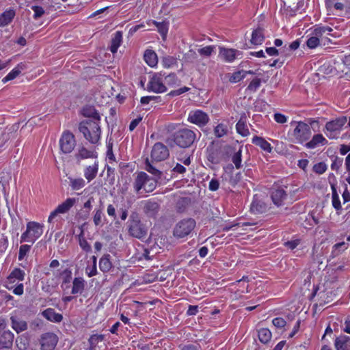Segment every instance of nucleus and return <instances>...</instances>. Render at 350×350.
<instances>
[{
  "mask_svg": "<svg viewBox=\"0 0 350 350\" xmlns=\"http://www.w3.org/2000/svg\"><path fill=\"white\" fill-rule=\"evenodd\" d=\"M147 90L154 93H163L167 91V87L161 73H155L150 78L147 85Z\"/></svg>",
  "mask_w": 350,
  "mask_h": 350,
  "instance_id": "9",
  "label": "nucleus"
},
{
  "mask_svg": "<svg viewBox=\"0 0 350 350\" xmlns=\"http://www.w3.org/2000/svg\"><path fill=\"white\" fill-rule=\"evenodd\" d=\"M287 55H288V53H286L285 55V56H284V57L282 56V57L275 59L273 62V63H271L270 64V66H271V67H276V66H278L279 68L281 67L284 64V62H286Z\"/></svg>",
  "mask_w": 350,
  "mask_h": 350,
  "instance_id": "60",
  "label": "nucleus"
},
{
  "mask_svg": "<svg viewBox=\"0 0 350 350\" xmlns=\"http://www.w3.org/2000/svg\"><path fill=\"white\" fill-rule=\"evenodd\" d=\"M104 339V336L102 335V334H94V335H92L90 339H89V342L90 343V345L91 346H94V347H96V345L99 342H101L103 341Z\"/></svg>",
  "mask_w": 350,
  "mask_h": 350,
  "instance_id": "59",
  "label": "nucleus"
},
{
  "mask_svg": "<svg viewBox=\"0 0 350 350\" xmlns=\"http://www.w3.org/2000/svg\"><path fill=\"white\" fill-rule=\"evenodd\" d=\"M122 41V33L120 31H116L111 41V45L109 47L110 51L112 53H116L118 49L120 46Z\"/></svg>",
  "mask_w": 350,
  "mask_h": 350,
  "instance_id": "27",
  "label": "nucleus"
},
{
  "mask_svg": "<svg viewBox=\"0 0 350 350\" xmlns=\"http://www.w3.org/2000/svg\"><path fill=\"white\" fill-rule=\"evenodd\" d=\"M31 246L29 245H22L20 247L18 252V260H23L27 254L29 252Z\"/></svg>",
  "mask_w": 350,
  "mask_h": 350,
  "instance_id": "58",
  "label": "nucleus"
},
{
  "mask_svg": "<svg viewBox=\"0 0 350 350\" xmlns=\"http://www.w3.org/2000/svg\"><path fill=\"white\" fill-rule=\"evenodd\" d=\"M335 347L336 350H350V337L343 335L336 338Z\"/></svg>",
  "mask_w": 350,
  "mask_h": 350,
  "instance_id": "23",
  "label": "nucleus"
},
{
  "mask_svg": "<svg viewBox=\"0 0 350 350\" xmlns=\"http://www.w3.org/2000/svg\"><path fill=\"white\" fill-rule=\"evenodd\" d=\"M332 29L328 26L327 27H316L313 31V35L318 37L319 40L323 38L324 36L331 35L330 32L332 31Z\"/></svg>",
  "mask_w": 350,
  "mask_h": 350,
  "instance_id": "41",
  "label": "nucleus"
},
{
  "mask_svg": "<svg viewBox=\"0 0 350 350\" xmlns=\"http://www.w3.org/2000/svg\"><path fill=\"white\" fill-rule=\"evenodd\" d=\"M44 226L36 221L27 224V229L21 237V243L31 242L33 243L43 233Z\"/></svg>",
  "mask_w": 350,
  "mask_h": 350,
  "instance_id": "4",
  "label": "nucleus"
},
{
  "mask_svg": "<svg viewBox=\"0 0 350 350\" xmlns=\"http://www.w3.org/2000/svg\"><path fill=\"white\" fill-rule=\"evenodd\" d=\"M83 115L90 118L88 120H100L99 113L91 106H87L83 109Z\"/></svg>",
  "mask_w": 350,
  "mask_h": 350,
  "instance_id": "34",
  "label": "nucleus"
},
{
  "mask_svg": "<svg viewBox=\"0 0 350 350\" xmlns=\"http://www.w3.org/2000/svg\"><path fill=\"white\" fill-rule=\"evenodd\" d=\"M6 323L4 319H0V348H9L12 345L14 334L5 329Z\"/></svg>",
  "mask_w": 350,
  "mask_h": 350,
  "instance_id": "11",
  "label": "nucleus"
},
{
  "mask_svg": "<svg viewBox=\"0 0 350 350\" xmlns=\"http://www.w3.org/2000/svg\"><path fill=\"white\" fill-rule=\"evenodd\" d=\"M232 161L234 164L237 169H239L241 167V150L235 152L232 157Z\"/></svg>",
  "mask_w": 350,
  "mask_h": 350,
  "instance_id": "53",
  "label": "nucleus"
},
{
  "mask_svg": "<svg viewBox=\"0 0 350 350\" xmlns=\"http://www.w3.org/2000/svg\"><path fill=\"white\" fill-rule=\"evenodd\" d=\"M252 143L260 146L263 150L267 152H271L272 150L271 144L261 137L254 136L252 139Z\"/></svg>",
  "mask_w": 350,
  "mask_h": 350,
  "instance_id": "36",
  "label": "nucleus"
},
{
  "mask_svg": "<svg viewBox=\"0 0 350 350\" xmlns=\"http://www.w3.org/2000/svg\"><path fill=\"white\" fill-rule=\"evenodd\" d=\"M188 121L200 127L205 126L208 122L209 117L206 113L198 109L190 111Z\"/></svg>",
  "mask_w": 350,
  "mask_h": 350,
  "instance_id": "16",
  "label": "nucleus"
},
{
  "mask_svg": "<svg viewBox=\"0 0 350 350\" xmlns=\"http://www.w3.org/2000/svg\"><path fill=\"white\" fill-rule=\"evenodd\" d=\"M26 68L25 65L23 63L18 64L8 75L2 79V82L5 83L6 82L13 80L16 78L23 70Z\"/></svg>",
  "mask_w": 350,
  "mask_h": 350,
  "instance_id": "25",
  "label": "nucleus"
},
{
  "mask_svg": "<svg viewBox=\"0 0 350 350\" xmlns=\"http://www.w3.org/2000/svg\"><path fill=\"white\" fill-rule=\"evenodd\" d=\"M94 202V198L91 196L90 197L86 202H84L83 204V211L81 213H79V215L83 219H86L90 215V212L92 207V203Z\"/></svg>",
  "mask_w": 350,
  "mask_h": 350,
  "instance_id": "39",
  "label": "nucleus"
},
{
  "mask_svg": "<svg viewBox=\"0 0 350 350\" xmlns=\"http://www.w3.org/2000/svg\"><path fill=\"white\" fill-rule=\"evenodd\" d=\"M15 16V11L13 9H9L5 11L0 16V26L5 27L10 24Z\"/></svg>",
  "mask_w": 350,
  "mask_h": 350,
  "instance_id": "28",
  "label": "nucleus"
},
{
  "mask_svg": "<svg viewBox=\"0 0 350 350\" xmlns=\"http://www.w3.org/2000/svg\"><path fill=\"white\" fill-rule=\"evenodd\" d=\"M347 121V117L341 116L335 120L327 122L325 124V130L328 132L326 135L330 138H335V132L339 131Z\"/></svg>",
  "mask_w": 350,
  "mask_h": 350,
  "instance_id": "12",
  "label": "nucleus"
},
{
  "mask_svg": "<svg viewBox=\"0 0 350 350\" xmlns=\"http://www.w3.org/2000/svg\"><path fill=\"white\" fill-rule=\"evenodd\" d=\"M219 182L216 178H213L209 182L208 189L211 191H217L219 189Z\"/></svg>",
  "mask_w": 350,
  "mask_h": 350,
  "instance_id": "64",
  "label": "nucleus"
},
{
  "mask_svg": "<svg viewBox=\"0 0 350 350\" xmlns=\"http://www.w3.org/2000/svg\"><path fill=\"white\" fill-rule=\"evenodd\" d=\"M215 49L214 46H206L202 49H198V53L200 55L204 57H210L213 53Z\"/></svg>",
  "mask_w": 350,
  "mask_h": 350,
  "instance_id": "52",
  "label": "nucleus"
},
{
  "mask_svg": "<svg viewBox=\"0 0 350 350\" xmlns=\"http://www.w3.org/2000/svg\"><path fill=\"white\" fill-rule=\"evenodd\" d=\"M236 129L239 134L242 135L243 137H246L249 135L250 131L246 125V120L245 116H241L240 120L236 124Z\"/></svg>",
  "mask_w": 350,
  "mask_h": 350,
  "instance_id": "35",
  "label": "nucleus"
},
{
  "mask_svg": "<svg viewBox=\"0 0 350 350\" xmlns=\"http://www.w3.org/2000/svg\"><path fill=\"white\" fill-rule=\"evenodd\" d=\"M319 38L313 35L307 40L306 44L310 49H314L319 44Z\"/></svg>",
  "mask_w": 350,
  "mask_h": 350,
  "instance_id": "56",
  "label": "nucleus"
},
{
  "mask_svg": "<svg viewBox=\"0 0 350 350\" xmlns=\"http://www.w3.org/2000/svg\"><path fill=\"white\" fill-rule=\"evenodd\" d=\"M110 255L107 254H104L99 260V268L103 272H108L112 267V264L110 261Z\"/></svg>",
  "mask_w": 350,
  "mask_h": 350,
  "instance_id": "38",
  "label": "nucleus"
},
{
  "mask_svg": "<svg viewBox=\"0 0 350 350\" xmlns=\"http://www.w3.org/2000/svg\"><path fill=\"white\" fill-rule=\"evenodd\" d=\"M287 193L282 187H273L271 191V198L273 203L278 207L283 206L287 198Z\"/></svg>",
  "mask_w": 350,
  "mask_h": 350,
  "instance_id": "17",
  "label": "nucleus"
},
{
  "mask_svg": "<svg viewBox=\"0 0 350 350\" xmlns=\"http://www.w3.org/2000/svg\"><path fill=\"white\" fill-rule=\"evenodd\" d=\"M76 146L75 135L70 131H64L59 139L60 150L64 154L71 153Z\"/></svg>",
  "mask_w": 350,
  "mask_h": 350,
  "instance_id": "7",
  "label": "nucleus"
},
{
  "mask_svg": "<svg viewBox=\"0 0 350 350\" xmlns=\"http://www.w3.org/2000/svg\"><path fill=\"white\" fill-rule=\"evenodd\" d=\"M326 170L327 165L323 162L318 163L313 166V171L318 174H323Z\"/></svg>",
  "mask_w": 350,
  "mask_h": 350,
  "instance_id": "55",
  "label": "nucleus"
},
{
  "mask_svg": "<svg viewBox=\"0 0 350 350\" xmlns=\"http://www.w3.org/2000/svg\"><path fill=\"white\" fill-rule=\"evenodd\" d=\"M293 135L297 142L303 143L310 137L311 129L308 124L299 122L294 129Z\"/></svg>",
  "mask_w": 350,
  "mask_h": 350,
  "instance_id": "8",
  "label": "nucleus"
},
{
  "mask_svg": "<svg viewBox=\"0 0 350 350\" xmlns=\"http://www.w3.org/2000/svg\"><path fill=\"white\" fill-rule=\"evenodd\" d=\"M146 63L150 67L155 66L158 63V58L156 53L152 50H146L144 55Z\"/></svg>",
  "mask_w": 350,
  "mask_h": 350,
  "instance_id": "32",
  "label": "nucleus"
},
{
  "mask_svg": "<svg viewBox=\"0 0 350 350\" xmlns=\"http://www.w3.org/2000/svg\"><path fill=\"white\" fill-rule=\"evenodd\" d=\"M103 212L101 209H97L93 217L94 223L96 226H98L102 222Z\"/></svg>",
  "mask_w": 350,
  "mask_h": 350,
  "instance_id": "62",
  "label": "nucleus"
},
{
  "mask_svg": "<svg viewBox=\"0 0 350 350\" xmlns=\"http://www.w3.org/2000/svg\"><path fill=\"white\" fill-rule=\"evenodd\" d=\"M245 77L244 70H239L234 72L230 77L229 81L231 83H237Z\"/></svg>",
  "mask_w": 350,
  "mask_h": 350,
  "instance_id": "50",
  "label": "nucleus"
},
{
  "mask_svg": "<svg viewBox=\"0 0 350 350\" xmlns=\"http://www.w3.org/2000/svg\"><path fill=\"white\" fill-rule=\"evenodd\" d=\"M258 338L262 343H267L271 338V332L269 329L262 328L258 330Z\"/></svg>",
  "mask_w": 350,
  "mask_h": 350,
  "instance_id": "44",
  "label": "nucleus"
},
{
  "mask_svg": "<svg viewBox=\"0 0 350 350\" xmlns=\"http://www.w3.org/2000/svg\"><path fill=\"white\" fill-rule=\"evenodd\" d=\"M77 200L75 198H67L64 202L57 206V207L51 213L48 221L51 222L52 220L58 214H64L68 213L70 208L76 204Z\"/></svg>",
  "mask_w": 350,
  "mask_h": 350,
  "instance_id": "15",
  "label": "nucleus"
},
{
  "mask_svg": "<svg viewBox=\"0 0 350 350\" xmlns=\"http://www.w3.org/2000/svg\"><path fill=\"white\" fill-rule=\"evenodd\" d=\"M332 189V204L333 207L337 211L342 209V206L339 198V195L337 191L336 186L335 184H331Z\"/></svg>",
  "mask_w": 350,
  "mask_h": 350,
  "instance_id": "31",
  "label": "nucleus"
},
{
  "mask_svg": "<svg viewBox=\"0 0 350 350\" xmlns=\"http://www.w3.org/2000/svg\"><path fill=\"white\" fill-rule=\"evenodd\" d=\"M70 180L69 185L72 190H79L85 187V181L82 178H68Z\"/></svg>",
  "mask_w": 350,
  "mask_h": 350,
  "instance_id": "40",
  "label": "nucleus"
},
{
  "mask_svg": "<svg viewBox=\"0 0 350 350\" xmlns=\"http://www.w3.org/2000/svg\"><path fill=\"white\" fill-rule=\"evenodd\" d=\"M150 157L152 161H162L169 157V150L163 144L157 142L152 147Z\"/></svg>",
  "mask_w": 350,
  "mask_h": 350,
  "instance_id": "14",
  "label": "nucleus"
},
{
  "mask_svg": "<svg viewBox=\"0 0 350 350\" xmlns=\"http://www.w3.org/2000/svg\"><path fill=\"white\" fill-rule=\"evenodd\" d=\"M153 23L156 25L157 27L158 31L161 33L163 38L164 39L168 31V25L167 23L165 22H157L154 21Z\"/></svg>",
  "mask_w": 350,
  "mask_h": 350,
  "instance_id": "47",
  "label": "nucleus"
},
{
  "mask_svg": "<svg viewBox=\"0 0 350 350\" xmlns=\"http://www.w3.org/2000/svg\"><path fill=\"white\" fill-rule=\"evenodd\" d=\"M74 158L77 163H80L84 159H95L98 158V152L94 147L87 148L84 144H79Z\"/></svg>",
  "mask_w": 350,
  "mask_h": 350,
  "instance_id": "6",
  "label": "nucleus"
},
{
  "mask_svg": "<svg viewBox=\"0 0 350 350\" xmlns=\"http://www.w3.org/2000/svg\"><path fill=\"white\" fill-rule=\"evenodd\" d=\"M85 281L81 277L75 278L72 281L71 293L81 294L85 288Z\"/></svg>",
  "mask_w": 350,
  "mask_h": 350,
  "instance_id": "24",
  "label": "nucleus"
},
{
  "mask_svg": "<svg viewBox=\"0 0 350 350\" xmlns=\"http://www.w3.org/2000/svg\"><path fill=\"white\" fill-rule=\"evenodd\" d=\"M196 139V133L189 129H181L177 131L174 135L175 144L180 148L190 147Z\"/></svg>",
  "mask_w": 350,
  "mask_h": 350,
  "instance_id": "2",
  "label": "nucleus"
},
{
  "mask_svg": "<svg viewBox=\"0 0 350 350\" xmlns=\"http://www.w3.org/2000/svg\"><path fill=\"white\" fill-rule=\"evenodd\" d=\"M219 154V152L217 150H211L207 156L208 160L212 163L217 164L221 160Z\"/></svg>",
  "mask_w": 350,
  "mask_h": 350,
  "instance_id": "48",
  "label": "nucleus"
},
{
  "mask_svg": "<svg viewBox=\"0 0 350 350\" xmlns=\"http://www.w3.org/2000/svg\"><path fill=\"white\" fill-rule=\"evenodd\" d=\"M241 52L233 49L220 48L219 56L227 62H233L239 55Z\"/></svg>",
  "mask_w": 350,
  "mask_h": 350,
  "instance_id": "20",
  "label": "nucleus"
},
{
  "mask_svg": "<svg viewBox=\"0 0 350 350\" xmlns=\"http://www.w3.org/2000/svg\"><path fill=\"white\" fill-rule=\"evenodd\" d=\"M261 83V79L259 78L254 79L249 85L247 86V90L252 92H256L257 89L260 87Z\"/></svg>",
  "mask_w": 350,
  "mask_h": 350,
  "instance_id": "57",
  "label": "nucleus"
},
{
  "mask_svg": "<svg viewBox=\"0 0 350 350\" xmlns=\"http://www.w3.org/2000/svg\"><path fill=\"white\" fill-rule=\"evenodd\" d=\"M31 9L34 12L33 18L38 19L41 17L44 14V9L40 6L33 5L31 7Z\"/></svg>",
  "mask_w": 350,
  "mask_h": 350,
  "instance_id": "61",
  "label": "nucleus"
},
{
  "mask_svg": "<svg viewBox=\"0 0 350 350\" xmlns=\"http://www.w3.org/2000/svg\"><path fill=\"white\" fill-rule=\"evenodd\" d=\"M250 209L252 213L258 215L267 213L269 206L261 195L256 194L253 197Z\"/></svg>",
  "mask_w": 350,
  "mask_h": 350,
  "instance_id": "10",
  "label": "nucleus"
},
{
  "mask_svg": "<svg viewBox=\"0 0 350 350\" xmlns=\"http://www.w3.org/2000/svg\"><path fill=\"white\" fill-rule=\"evenodd\" d=\"M161 64L165 68H170L178 64L176 57L170 55H165L162 57Z\"/></svg>",
  "mask_w": 350,
  "mask_h": 350,
  "instance_id": "42",
  "label": "nucleus"
},
{
  "mask_svg": "<svg viewBox=\"0 0 350 350\" xmlns=\"http://www.w3.org/2000/svg\"><path fill=\"white\" fill-rule=\"evenodd\" d=\"M196 221L192 218L183 219L178 221L173 230V234L177 238H184L193 230Z\"/></svg>",
  "mask_w": 350,
  "mask_h": 350,
  "instance_id": "5",
  "label": "nucleus"
},
{
  "mask_svg": "<svg viewBox=\"0 0 350 350\" xmlns=\"http://www.w3.org/2000/svg\"><path fill=\"white\" fill-rule=\"evenodd\" d=\"M99 124L98 120H83L79 124V131L92 144H97L100 140L101 131Z\"/></svg>",
  "mask_w": 350,
  "mask_h": 350,
  "instance_id": "1",
  "label": "nucleus"
},
{
  "mask_svg": "<svg viewBox=\"0 0 350 350\" xmlns=\"http://www.w3.org/2000/svg\"><path fill=\"white\" fill-rule=\"evenodd\" d=\"M98 171V162L95 161L92 165L87 166L84 169V176L85 179L90 182L94 179Z\"/></svg>",
  "mask_w": 350,
  "mask_h": 350,
  "instance_id": "22",
  "label": "nucleus"
},
{
  "mask_svg": "<svg viewBox=\"0 0 350 350\" xmlns=\"http://www.w3.org/2000/svg\"><path fill=\"white\" fill-rule=\"evenodd\" d=\"M145 169L149 173L153 174L156 178H160L162 172L157 170L149 161L148 158H146L145 161Z\"/></svg>",
  "mask_w": 350,
  "mask_h": 350,
  "instance_id": "43",
  "label": "nucleus"
},
{
  "mask_svg": "<svg viewBox=\"0 0 350 350\" xmlns=\"http://www.w3.org/2000/svg\"><path fill=\"white\" fill-rule=\"evenodd\" d=\"M348 247V244L345 242H340L334 245V250L332 253L334 255H338L341 251H344Z\"/></svg>",
  "mask_w": 350,
  "mask_h": 350,
  "instance_id": "54",
  "label": "nucleus"
},
{
  "mask_svg": "<svg viewBox=\"0 0 350 350\" xmlns=\"http://www.w3.org/2000/svg\"><path fill=\"white\" fill-rule=\"evenodd\" d=\"M25 271L19 268H15L8 277L7 282L14 283L16 280L23 281L25 277Z\"/></svg>",
  "mask_w": 350,
  "mask_h": 350,
  "instance_id": "30",
  "label": "nucleus"
},
{
  "mask_svg": "<svg viewBox=\"0 0 350 350\" xmlns=\"http://www.w3.org/2000/svg\"><path fill=\"white\" fill-rule=\"evenodd\" d=\"M58 342L57 336L52 332H46L40 336L41 350H54Z\"/></svg>",
  "mask_w": 350,
  "mask_h": 350,
  "instance_id": "13",
  "label": "nucleus"
},
{
  "mask_svg": "<svg viewBox=\"0 0 350 350\" xmlns=\"http://www.w3.org/2000/svg\"><path fill=\"white\" fill-rule=\"evenodd\" d=\"M273 325L278 328H282L286 325V321L280 317H277L273 319Z\"/></svg>",
  "mask_w": 350,
  "mask_h": 350,
  "instance_id": "63",
  "label": "nucleus"
},
{
  "mask_svg": "<svg viewBox=\"0 0 350 350\" xmlns=\"http://www.w3.org/2000/svg\"><path fill=\"white\" fill-rule=\"evenodd\" d=\"M80 234L78 235L79 244L81 248L85 252L88 253L92 251L91 245L88 243L84 237V230L83 226H80Z\"/></svg>",
  "mask_w": 350,
  "mask_h": 350,
  "instance_id": "37",
  "label": "nucleus"
},
{
  "mask_svg": "<svg viewBox=\"0 0 350 350\" xmlns=\"http://www.w3.org/2000/svg\"><path fill=\"white\" fill-rule=\"evenodd\" d=\"M42 314L48 321L54 323H59L63 319V316L61 314L57 313L54 309L50 308L44 310Z\"/></svg>",
  "mask_w": 350,
  "mask_h": 350,
  "instance_id": "21",
  "label": "nucleus"
},
{
  "mask_svg": "<svg viewBox=\"0 0 350 350\" xmlns=\"http://www.w3.org/2000/svg\"><path fill=\"white\" fill-rule=\"evenodd\" d=\"M160 209L159 204L154 200H146L144 202L143 211L147 217H154Z\"/></svg>",
  "mask_w": 350,
  "mask_h": 350,
  "instance_id": "18",
  "label": "nucleus"
},
{
  "mask_svg": "<svg viewBox=\"0 0 350 350\" xmlns=\"http://www.w3.org/2000/svg\"><path fill=\"white\" fill-rule=\"evenodd\" d=\"M227 133H228L227 126L222 123L217 124L214 128V134L218 138L226 135L227 134Z\"/></svg>",
  "mask_w": 350,
  "mask_h": 350,
  "instance_id": "45",
  "label": "nucleus"
},
{
  "mask_svg": "<svg viewBox=\"0 0 350 350\" xmlns=\"http://www.w3.org/2000/svg\"><path fill=\"white\" fill-rule=\"evenodd\" d=\"M150 180V177L145 172H139L134 182V189L136 193H142L141 190L142 189L145 190V187Z\"/></svg>",
  "mask_w": 350,
  "mask_h": 350,
  "instance_id": "19",
  "label": "nucleus"
},
{
  "mask_svg": "<svg viewBox=\"0 0 350 350\" xmlns=\"http://www.w3.org/2000/svg\"><path fill=\"white\" fill-rule=\"evenodd\" d=\"M12 321V327L17 332H21L27 329V323L26 321L20 319L16 317H12L10 318Z\"/></svg>",
  "mask_w": 350,
  "mask_h": 350,
  "instance_id": "26",
  "label": "nucleus"
},
{
  "mask_svg": "<svg viewBox=\"0 0 350 350\" xmlns=\"http://www.w3.org/2000/svg\"><path fill=\"white\" fill-rule=\"evenodd\" d=\"M128 224L129 233L131 236L137 239H142L146 236L148 229L142 223L137 213H133L131 215Z\"/></svg>",
  "mask_w": 350,
  "mask_h": 350,
  "instance_id": "3",
  "label": "nucleus"
},
{
  "mask_svg": "<svg viewBox=\"0 0 350 350\" xmlns=\"http://www.w3.org/2000/svg\"><path fill=\"white\" fill-rule=\"evenodd\" d=\"M8 246V237L3 234H0V256H2L5 252Z\"/></svg>",
  "mask_w": 350,
  "mask_h": 350,
  "instance_id": "51",
  "label": "nucleus"
},
{
  "mask_svg": "<svg viewBox=\"0 0 350 350\" xmlns=\"http://www.w3.org/2000/svg\"><path fill=\"white\" fill-rule=\"evenodd\" d=\"M178 81L176 75L174 73H171L165 77L164 83L165 85L172 87L177 83Z\"/></svg>",
  "mask_w": 350,
  "mask_h": 350,
  "instance_id": "49",
  "label": "nucleus"
},
{
  "mask_svg": "<svg viewBox=\"0 0 350 350\" xmlns=\"http://www.w3.org/2000/svg\"><path fill=\"white\" fill-rule=\"evenodd\" d=\"M264 40L265 36L262 29L258 28L252 31V38L250 40L252 44L260 45L264 42Z\"/></svg>",
  "mask_w": 350,
  "mask_h": 350,
  "instance_id": "33",
  "label": "nucleus"
},
{
  "mask_svg": "<svg viewBox=\"0 0 350 350\" xmlns=\"http://www.w3.org/2000/svg\"><path fill=\"white\" fill-rule=\"evenodd\" d=\"M198 58L196 52L193 49H189L183 55V59L185 63H193Z\"/></svg>",
  "mask_w": 350,
  "mask_h": 350,
  "instance_id": "46",
  "label": "nucleus"
},
{
  "mask_svg": "<svg viewBox=\"0 0 350 350\" xmlns=\"http://www.w3.org/2000/svg\"><path fill=\"white\" fill-rule=\"evenodd\" d=\"M327 143V139L321 134H317L312 137L310 142L306 143V146L308 148H314L319 144L324 145Z\"/></svg>",
  "mask_w": 350,
  "mask_h": 350,
  "instance_id": "29",
  "label": "nucleus"
}]
</instances>
